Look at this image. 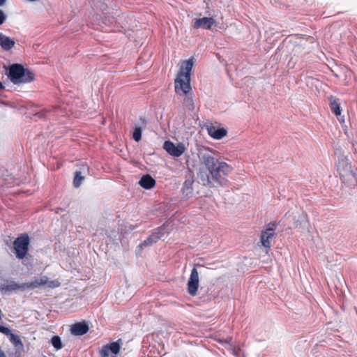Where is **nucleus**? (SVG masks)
Instances as JSON below:
<instances>
[{
    "instance_id": "obj_15",
    "label": "nucleus",
    "mask_w": 357,
    "mask_h": 357,
    "mask_svg": "<svg viewBox=\"0 0 357 357\" xmlns=\"http://www.w3.org/2000/svg\"><path fill=\"white\" fill-rule=\"evenodd\" d=\"M208 134L215 139H220L227 135V130L223 128H216L213 126L207 127Z\"/></svg>"
},
{
    "instance_id": "obj_26",
    "label": "nucleus",
    "mask_w": 357,
    "mask_h": 357,
    "mask_svg": "<svg viewBox=\"0 0 357 357\" xmlns=\"http://www.w3.org/2000/svg\"><path fill=\"white\" fill-rule=\"evenodd\" d=\"M0 332L6 335H10L11 334L10 330L3 326L0 325Z\"/></svg>"
},
{
    "instance_id": "obj_24",
    "label": "nucleus",
    "mask_w": 357,
    "mask_h": 357,
    "mask_svg": "<svg viewBox=\"0 0 357 357\" xmlns=\"http://www.w3.org/2000/svg\"><path fill=\"white\" fill-rule=\"evenodd\" d=\"M166 233L165 227H158L152 234H156L159 236V239L161 238Z\"/></svg>"
},
{
    "instance_id": "obj_19",
    "label": "nucleus",
    "mask_w": 357,
    "mask_h": 357,
    "mask_svg": "<svg viewBox=\"0 0 357 357\" xmlns=\"http://www.w3.org/2000/svg\"><path fill=\"white\" fill-rule=\"evenodd\" d=\"M139 184L145 189H151L154 187L155 181L149 174H146L141 178Z\"/></svg>"
},
{
    "instance_id": "obj_21",
    "label": "nucleus",
    "mask_w": 357,
    "mask_h": 357,
    "mask_svg": "<svg viewBox=\"0 0 357 357\" xmlns=\"http://www.w3.org/2000/svg\"><path fill=\"white\" fill-rule=\"evenodd\" d=\"M10 341L16 347H20V348L23 347V344H22V342L21 339L20 338L19 336H17V335H16L15 334L11 333L10 335Z\"/></svg>"
},
{
    "instance_id": "obj_25",
    "label": "nucleus",
    "mask_w": 357,
    "mask_h": 357,
    "mask_svg": "<svg viewBox=\"0 0 357 357\" xmlns=\"http://www.w3.org/2000/svg\"><path fill=\"white\" fill-rule=\"evenodd\" d=\"M7 15L4 10L0 9V26L2 25L7 20Z\"/></svg>"
},
{
    "instance_id": "obj_20",
    "label": "nucleus",
    "mask_w": 357,
    "mask_h": 357,
    "mask_svg": "<svg viewBox=\"0 0 357 357\" xmlns=\"http://www.w3.org/2000/svg\"><path fill=\"white\" fill-rule=\"evenodd\" d=\"M89 172V167L87 166L83 167V171H76L73 179V185L75 188H78L81 185L82 181L84 179V176L82 175L85 172Z\"/></svg>"
},
{
    "instance_id": "obj_18",
    "label": "nucleus",
    "mask_w": 357,
    "mask_h": 357,
    "mask_svg": "<svg viewBox=\"0 0 357 357\" xmlns=\"http://www.w3.org/2000/svg\"><path fill=\"white\" fill-rule=\"evenodd\" d=\"M194 181L192 178H188L185 181L182 187V192L185 197H191L193 195L192 184Z\"/></svg>"
},
{
    "instance_id": "obj_2",
    "label": "nucleus",
    "mask_w": 357,
    "mask_h": 357,
    "mask_svg": "<svg viewBox=\"0 0 357 357\" xmlns=\"http://www.w3.org/2000/svg\"><path fill=\"white\" fill-rule=\"evenodd\" d=\"M194 63L195 59L191 57L181 63L177 77L175 79V91L177 94H187L190 91V73Z\"/></svg>"
},
{
    "instance_id": "obj_22",
    "label": "nucleus",
    "mask_w": 357,
    "mask_h": 357,
    "mask_svg": "<svg viewBox=\"0 0 357 357\" xmlns=\"http://www.w3.org/2000/svg\"><path fill=\"white\" fill-rule=\"evenodd\" d=\"M51 343L53 347L56 349V350H59L63 348V344L61 342V340L60 337L55 335L53 336L51 339Z\"/></svg>"
},
{
    "instance_id": "obj_32",
    "label": "nucleus",
    "mask_w": 357,
    "mask_h": 357,
    "mask_svg": "<svg viewBox=\"0 0 357 357\" xmlns=\"http://www.w3.org/2000/svg\"><path fill=\"white\" fill-rule=\"evenodd\" d=\"M3 88V86L2 83L0 82V89H1Z\"/></svg>"
},
{
    "instance_id": "obj_14",
    "label": "nucleus",
    "mask_w": 357,
    "mask_h": 357,
    "mask_svg": "<svg viewBox=\"0 0 357 357\" xmlns=\"http://www.w3.org/2000/svg\"><path fill=\"white\" fill-rule=\"evenodd\" d=\"M15 45L13 38L0 33V47L4 51H10Z\"/></svg>"
},
{
    "instance_id": "obj_7",
    "label": "nucleus",
    "mask_w": 357,
    "mask_h": 357,
    "mask_svg": "<svg viewBox=\"0 0 357 357\" xmlns=\"http://www.w3.org/2000/svg\"><path fill=\"white\" fill-rule=\"evenodd\" d=\"M121 340L104 345L100 351V357H117L121 350Z\"/></svg>"
},
{
    "instance_id": "obj_23",
    "label": "nucleus",
    "mask_w": 357,
    "mask_h": 357,
    "mask_svg": "<svg viewBox=\"0 0 357 357\" xmlns=\"http://www.w3.org/2000/svg\"><path fill=\"white\" fill-rule=\"evenodd\" d=\"M142 128L135 127L132 132V138L135 141L139 142L142 138Z\"/></svg>"
},
{
    "instance_id": "obj_30",
    "label": "nucleus",
    "mask_w": 357,
    "mask_h": 357,
    "mask_svg": "<svg viewBox=\"0 0 357 357\" xmlns=\"http://www.w3.org/2000/svg\"><path fill=\"white\" fill-rule=\"evenodd\" d=\"M6 1L7 0H0V7L3 6L6 4Z\"/></svg>"
},
{
    "instance_id": "obj_1",
    "label": "nucleus",
    "mask_w": 357,
    "mask_h": 357,
    "mask_svg": "<svg viewBox=\"0 0 357 357\" xmlns=\"http://www.w3.org/2000/svg\"><path fill=\"white\" fill-rule=\"evenodd\" d=\"M199 158L202 167L198 172V178L204 185H210L211 180L220 185L227 184L226 176L233 169L230 165L215 159L211 149L200 151Z\"/></svg>"
},
{
    "instance_id": "obj_27",
    "label": "nucleus",
    "mask_w": 357,
    "mask_h": 357,
    "mask_svg": "<svg viewBox=\"0 0 357 357\" xmlns=\"http://www.w3.org/2000/svg\"><path fill=\"white\" fill-rule=\"evenodd\" d=\"M184 102L187 106L192 107L193 105L192 99L189 97H186L184 100Z\"/></svg>"
},
{
    "instance_id": "obj_16",
    "label": "nucleus",
    "mask_w": 357,
    "mask_h": 357,
    "mask_svg": "<svg viewBox=\"0 0 357 357\" xmlns=\"http://www.w3.org/2000/svg\"><path fill=\"white\" fill-rule=\"evenodd\" d=\"M329 103H330V108L331 112L337 116H340L341 114V109H340V102L338 98H335L333 96H330L328 98Z\"/></svg>"
},
{
    "instance_id": "obj_5",
    "label": "nucleus",
    "mask_w": 357,
    "mask_h": 357,
    "mask_svg": "<svg viewBox=\"0 0 357 357\" xmlns=\"http://www.w3.org/2000/svg\"><path fill=\"white\" fill-rule=\"evenodd\" d=\"M29 237L26 234H23L17 237L13 242L14 249L17 258L22 259L29 250Z\"/></svg>"
},
{
    "instance_id": "obj_28",
    "label": "nucleus",
    "mask_w": 357,
    "mask_h": 357,
    "mask_svg": "<svg viewBox=\"0 0 357 357\" xmlns=\"http://www.w3.org/2000/svg\"><path fill=\"white\" fill-rule=\"evenodd\" d=\"M273 227V231L275 230V229L277 227V223L275 222H270L268 225H267V227Z\"/></svg>"
},
{
    "instance_id": "obj_4",
    "label": "nucleus",
    "mask_w": 357,
    "mask_h": 357,
    "mask_svg": "<svg viewBox=\"0 0 357 357\" xmlns=\"http://www.w3.org/2000/svg\"><path fill=\"white\" fill-rule=\"evenodd\" d=\"M8 77L14 84H25L34 79V74L22 65L15 63L8 68Z\"/></svg>"
},
{
    "instance_id": "obj_6",
    "label": "nucleus",
    "mask_w": 357,
    "mask_h": 357,
    "mask_svg": "<svg viewBox=\"0 0 357 357\" xmlns=\"http://www.w3.org/2000/svg\"><path fill=\"white\" fill-rule=\"evenodd\" d=\"M60 283L57 280H50L47 276L35 278L30 282H26L27 289H33L41 286H47L50 288L59 287Z\"/></svg>"
},
{
    "instance_id": "obj_29",
    "label": "nucleus",
    "mask_w": 357,
    "mask_h": 357,
    "mask_svg": "<svg viewBox=\"0 0 357 357\" xmlns=\"http://www.w3.org/2000/svg\"><path fill=\"white\" fill-rule=\"evenodd\" d=\"M141 124L145 126L147 123L146 120L144 118H140Z\"/></svg>"
},
{
    "instance_id": "obj_17",
    "label": "nucleus",
    "mask_w": 357,
    "mask_h": 357,
    "mask_svg": "<svg viewBox=\"0 0 357 357\" xmlns=\"http://www.w3.org/2000/svg\"><path fill=\"white\" fill-rule=\"evenodd\" d=\"M159 240V236L156 234L150 235L146 240L141 243L136 250L137 254H140L141 250L144 247H148L156 243Z\"/></svg>"
},
{
    "instance_id": "obj_8",
    "label": "nucleus",
    "mask_w": 357,
    "mask_h": 357,
    "mask_svg": "<svg viewBox=\"0 0 357 357\" xmlns=\"http://www.w3.org/2000/svg\"><path fill=\"white\" fill-rule=\"evenodd\" d=\"M163 148L169 155L174 157L181 156L185 150L183 144L178 143L176 145L171 141L165 142Z\"/></svg>"
},
{
    "instance_id": "obj_11",
    "label": "nucleus",
    "mask_w": 357,
    "mask_h": 357,
    "mask_svg": "<svg viewBox=\"0 0 357 357\" xmlns=\"http://www.w3.org/2000/svg\"><path fill=\"white\" fill-rule=\"evenodd\" d=\"M216 25V22L213 17H204L202 18L195 19L193 22V28L210 29L213 26Z\"/></svg>"
},
{
    "instance_id": "obj_12",
    "label": "nucleus",
    "mask_w": 357,
    "mask_h": 357,
    "mask_svg": "<svg viewBox=\"0 0 357 357\" xmlns=\"http://www.w3.org/2000/svg\"><path fill=\"white\" fill-rule=\"evenodd\" d=\"M275 235L273 227H267L266 230L262 231L261 234V243L266 249L271 246V241Z\"/></svg>"
},
{
    "instance_id": "obj_10",
    "label": "nucleus",
    "mask_w": 357,
    "mask_h": 357,
    "mask_svg": "<svg viewBox=\"0 0 357 357\" xmlns=\"http://www.w3.org/2000/svg\"><path fill=\"white\" fill-rule=\"evenodd\" d=\"M27 289L26 283L18 284L13 280H10L6 284L0 286V291L3 294H9L13 291H25Z\"/></svg>"
},
{
    "instance_id": "obj_31",
    "label": "nucleus",
    "mask_w": 357,
    "mask_h": 357,
    "mask_svg": "<svg viewBox=\"0 0 357 357\" xmlns=\"http://www.w3.org/2000/svg\"><path fill=\"white\" fill-rule=\"evenodd\" d=\"M0 357H6L4 352L0 349Z\"/></svg>"
},
{
    "instance_id": "obj_3",
    "label": "nucleus",
    "mask_w": 357,
    "mask_h": 357,
    "mask_svg": "<svg viewBox=\"0 0 357 357\" xmlns=\"http://www.w3.org/2000/svg\"><path fill=\"white\" fill-rule=\"evenodd\" d=\"M337 170L342 180L343 183L350 188L357 185V177L355 169L352 167L351 161L344 155L338 156Z\"/></svg>"
},
{
    "instance_id": "obj_9",
    "label": "nucleus",
    "mask_w": 357,
    "mask_h": 357,
    "mask_svg": "<svg viewBox=\"0 0 357 357\" xmlns=\"http://www.w3.org/2000/svg\"><path fill=\"white\" fill-rule=\"evenodd\" d=\"M199 287V273L196 268H192L188 282V291L190 295H197Z\"/></svg>"
},
{
    "instance_id": "obj_13",
    "label": "nucleus",
    "mask_w": 357,
    "mask_h": 357,
    "mask_svg": "<svg viewBox=\"0 0 357 357\" xmlns=\"http://www.w3.org/2000/svg\"><path fill=\"white\" fill-rule=\"evenodd\" d=\"M89 331V326L84 322H78L73 324L70 328V333L73 335L79 336L86 334Z\"/></svg>"
}]
</instances>
